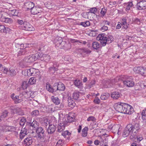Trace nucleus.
<instances>
[{
  "instance_id": "1",
  "label": "nucleus",
  "mask_w": 146,
  "mask_h": 146,
  "mask_svg": "<svg viewBox=\"0 0 146 146\" xmlns=\"http://www.w3.org/2000/svg\"><path fill=\"white\" fill-rule=\"evenodd\" d=\"M137 126L136 124L133 125L131 124H129L125 129L123 133V136L126 137L131 134V139L135 140L137 138Z\"/></svg>"
},
{
  "instance_id": "2",
  "label": "nucleus",
  "mask_w": 146,
  "mask_h": 146,
  "mask_svg": "<svg viewBox=\"0 0 146 146\" xmlns=\"http://www.w3.org/2000/svg\"><path fill=\"white\" fill-rule=\"evenodd\" d=\"M98 40H100L101 45L103 46H105L107 43L109 44L111 42L113 38V36L108 35L107 36H104L103 34L99 35L97 38Z\"/></svg>"
},
{
  "instance_id": "3",
  "label": "nucleus",
  "mask_w": 146,
  "mask_h": 146,
  "mask_svg": "<svg viewBox=\"0 0 146 146\" xmlns=\"http://www.w3.org/2000/svg\"><path fill=\"white\" fill-rule=\"evenodd\" d=\"M75 120V117L74 113H69L67 117H63L61 122H64L66 125H68L70 123L74 121Z\"/></svg>"
},
{
  "instance_id": "4",
  "label": "nucleus",
  "mask_w": 146,
  "mask_h": 146,
  "mask_svg": "<svg viewBox=\"0 0 146 146\" xmlns=\"http://www.w3.org/2000/svg\"><path fill=\"white\" fill-rule=\"evenodd\" d=\"M36 134L35 137L40 139H43L45 137L46 135L45 130L43 128L39 127L37 128L36 129Z\"/></svg>"
},
{
  "instance_id": "5",
  "label": "nucleus",
  "mask_w": 146,
  "mask_h": 146,
  "mask_svg": "<svg viewBox=\"0 0 146 146\" xmlns=\"http://www.w3.org/2000/svg\"><path fill=\"white\" fill-rule=\"evenodd\" d=\"M23 29L28 31H33L35 29L28 22L24 21L23 25L21 26Z\"/></svg>"
},
{
  "instance_id": "6",
  "label": "nucleus",
  "mask_w": 146,
  "mask_h": 146,
  "mask_svg": "<svg viewBox=\"0 0 146 146\" xmlns=\"http://www.w3.org/2000/svg\"><path fill=\"white\" fill-rule=\"evenodd\" d=\"M26 70L27 76H36L40 74L38 70L33 68L28 69Z\"/></svg>"
},
{
  "instance_id": "7",
  "label": "nucleus",
  "mask_w": 146,
  "mask_h": 146,
  "mask_svg": "<svg viewBox=\"0 0 146 146\" xmlns=\"http://www.w3.org/2000/svg\"><path fill=\"white\" fill-rule=\"evenodd\" d=\"M146 8V1L137 0V9L142 10Z\"/></svg>"
},
{
  "instance_id": "8",
  "label": "nucleus",
  "mask_w": 146,
  "mask_h": 146,
  "mask_svg": "<svg viewBox=\"0 0 146 146\" xmlns=\"http://www.w3.org/2000/svg\"><path fill=\"white\" fill-rule=\"evenodd\" d=\"M35 141L34 138L31 137H29L25 138L23 141V145L25 146H29Z\"/></svg>"
},
{
  "instance_id": "9",
  "label": "nucleus",
  "mask_w": 146,
  "mask_h": 146,
  "mask_svg": "<svg viewBox=\"0 0 146 146\" xmlns=\"http://www.w3.org/2000/svg\"><path fill=\"white\" fill-rule=\"evenodd\" d=\"M11 97L15 104L20 103L23 100V98H20L19 96H15V94L14 93L12 94L11 95Z\"/></svg>"
},
{
  "instance_id": "10",
  "label": "nucleus",
  "mask_w": 146,
  "mask_h": 146,
  "mask_svg": "<svg viewBox=\"0 0 146 146\" xmlns=\"http://www.w3.org/2000/svg\"><path fill=\"white\" fill-rule=\"evenodd\" d=\"M124 104V103H118L116 104L115 106V109L118 112L123 113V109Z\"/></svg>"
},
{
  "instance_id": "11",
  "label": "nucleus",
  "mask_w": 146,
  "mask_h": 146,
  "mask_svg": "<svg viewBox=\"0 0 146 146\" xmlns=\"http://www.w3.org/2000/svg\"><path fill=\"white\" fill-rule=\"evenodd\" d=\"M31 11V13L33 14H37L42 13V9L38 6H34Z\"/></svg>"
},
{
  "instance_id": "12",
  "label": "nucleus",
  "mask_w": 146,
  "mask_h": 146,
  "mask_svg": "<svg viewBox=\"0 0 146 146\" xmlns=\"http://www.w3.org/2000/svg\"><path fill=\"white\" fill-rule=\"evenodd\" d=\"M124 85L128 87H132L134 85V83L132 80L130 79H127L125 81H123L122 83Z\"/></svg>"
},
{
  "instance_id": "13",
  "label": "nucleus",
  "mask_w": 146,
  "mask_h": 146,
  "mask_svg": "<svg viewBox=\"0 0 146 146\" xmlns=\"http://www.w3.org/2000/svg\"><path fill=\"white\" fill-rule=\"evenodd\" d=\"M30 52H31L28 48H26L24 49H21L18 52V56L25 55Z\"/></svg>"
},
{
  "instance_id": "14",
  "label": "nucleus",
  "mask_w": 146,
  "mask_h": 146,
  "mask_svg": "<svg viewBox=\"0 0 146 146\" xmlns=\"http://www.w3.org/2000/svg\"><path fill=\"white\" fill-rule=\"evenodd\" d=\"M124 107L126 108V110L127 111H125L126 112L125 113V114H131L133 113V110L131 106L127 104V105H126Z\"/></svg>"
},
{
  "instance_id": "15",
  "label": "nucleus",
  "mask_w": 146,
  "mask_h": 146,
  "mask_svg": "<svg viewBox=\"0 0 146 146\" xmlns=\"http://www.w3.org/2000/svg\"><path fill=\"white\" fill-rule=\"evenodd\" d=\"M56 127L54 125L51 124L49 125L47 129V132L48 134H52L55 131Z\"/></svg>"
},
{
  "instance_id": "16",
  "label": "nucleus",
  "mask_w": 146,
  "mask_h": 146,
  "mask_svg": "<svg viewBox=\"0 0 146 146\" xmlns=\"http://www.w3.org/2000/svg\"><path fill=\"white\" fill-rule=\"evenodd\" d=\"M25 5L27 10H29L31 11L34 6V4L33 2H29L25 3Z\"/></svg>"
},
{
  "instance_id": "17",
  "label": "nucleus",
  "mask_w": 146,
  "mask_h": 146,
  "mask_svg": "<svg viewBox=\"0 0 146 146\" xmlns=\"http://www.w3.org/2000/svg\"><path fill=\"white\" fill-rule=\"evenodd\" d=\"M79 52L82 56L85 54H90L91 52V51L87 48H80L79 49Z\"/></svg>"
},
{
  "instance_id": "18",
  "label": "nucleus",
  "mask_w": 146,
  "mask_h": 146,
  "mask_svg": "<svg viewBox=\"0 0 146 146\" xmlns=\"http://www.w3.org/2000/svg\"><path fill=\"white\" fill-rule=\"evenodd\" d=\"M137 73L140 74L142 76H146V68L144 69L143 67H137Z\"/></svg>"
},
{
  "instance_id": "19",
  "label": "nucleus",
  "mask_w": 146,
  "mask_h": 146,
  "mask_svg": "<svg viewBox=\"0 0 146 146\" xmlns=\"http://www.w3.org/2000/svg\"><path fill=\"white\" fill-rule=\"evenodd\" d=\"M61 121L60 120L61 122L58 124V126L57 131L58 132H60L64 130L65 128V126H67L66 125L64 122H61Z\"/></svg>"
},
{
  "instance_id": "20",
  "label": "nucleus",
  "mask_w": 146,
  "mask_h": 146,
  "mask_svg": "<svg viewBox=\"0 0 146 146\" xmlns=\"http://www.w3.org/2000/svg\"><path fill=\"white\" fill-rule=\"evenodd\" d=\"M121 96V93L117 92H113L111 94V96L114 100H117Z\"/></svg>"
},
{
  "instance_id": "21",
  "label": "nucleus",
  "mask_w": 146,
  "mask_h": 146,
  "mask_svg": "<svg viewBox=\"0 0 146 146\" xmlns=\"http://www.w3.org/2000/svg\"><path fill=\"white\" fill-rule=\"evenodd\" d=\"M51 99L52 102L56 105H58L60 103V100L59 98L54 96H52L51 97Z\"/></svg>"
},
{
  "instance_id": "22",
  "label": "nucleus",
  "mask_w": 146,
  "mask_h": 146,
  "mask_svg": "<svg viewBox=\"0 0 146 146\" xmlns=\"http://www.w3.org/2000/svg\"><path fill=\"white\" fill-rule=\"evenodd\" d=\"M24 61L26 62L31 63L34 61V59L33 56H28L26 57L24 59Z\"/></svg>"
},
{
  "instance_id": "23",
  "label": "nucleus",
  "mask_w": 146,
  "mask_h": 146,
  "mask_svg": "<svg viewBox=\"0 0 146 146\" xmlns=\"http://www.w3.org/2000/svg\"><path fill=\"white\" fill-rule=\"evenodd\" d=\"M57 90L60 91H64L65 88L64 85L61 83L59 82L57 84Z\"/></svg>"
},
{
  "instance_id": "24",
  "label": "nucleus",
  "mask_w": 146,
  "mask_h": 146,
  "mask_svg": "<svg viewBox=\"0 0 146 146\" xmlns=\"http://www.w3.org/2000/svg\"><path fill=\"white\" fill-rule=\"evenodd\" d=\"M27 134V133L26 129L25 128L22 129L20 133V137L21 139L24 138V137Z\"/></svg>"
},
{
  "instance_id": "25",
  "label": "nucleus",
  "mask_w": 146,
  "mask_h": 146,
  "mask_svg": "<svg viewBox=\"0 0 146 146\" xmlns=\"http://www.w3.org/2000/svg\"><path fill=\"white\" fill-rule=\"evenodd\" d=\"M92 45L93 49L96 50L100 48V46L99 43L96 41L93 42Z\"/></svg>"
},
{
  "instance_id": "26",
  "label": "nucleus",
  "mask_w": 146,
  "mask_h": 146,
  "mask_svg": "<svg viewBox=\"0 0 146 146\" xmlns=\"http://www.w3.org/2000/svg\"><path fill=\"white\" fill-rule=\"evenodd\" d=\"M68 98V106L69 107L72 108L74 107L76 105V104L74 101L71 100V98Z\"/></svg>"
},
{
  "instance_id": "27",
  "label": "nucleus",
  "mask_w": 146,
  "mask_h": 146,
  "mask_svg": "<svg viewBox=\"0 0 146 146\" xmlns=\"http://www.w3.org/2000/svg\"><path fill=\"white\" fill-rule=\"evenodd\" d=\"M110 94L108 93H102L100 97L101 99L102 100H105L107 99L110 97Z\"/></svg>"
},
{
  "instance_id": "28",
  "label": "nucleus",
  "mask_w": 146,
  "mask_h": 146,
  "mask_svg": "<svg viewBox=\"0 0 146 146\" xmlns=\"http://www.w3.org/2000/svg\"><path fill=\"white\" fill-rule=\"evenodd\" d=\"M74 83L75 86L78 88H80L82 85V84L80 80H75L74 81Z\"/></svg>"
},
{
  "instance_id": "29",
  "label": "nucleus",
  "mask_w": 146,
  "mask_h": 146,
  "mask_svg": "<svg viewBox=\"0 0 146 146\" xmlns=\"http://www.w3.org/2000/svg\"><path fill=\"white\" fill-rule=\"evenodd\" d=\"M107 136V134H105L101 136H100V138L101 139V142L105 144L106 143L107 141L106 138Z\"/></svg>"
},
{
  "instance_id": "30",
  "label": "nucleus",
  "mask_w": 146,
  "mask_h": 146,
  "mask_svg": "<svg viewBox=\"0 0 146 146\" xmlns=\"http://www.w3.org/2000/svg\"><path fill=\"white\" fill-rule=\"evenodd\" d=\"M30 126L33 129L37 127L38 126V123L34 119L33 120V122H31L29 124Z\"/></svg>"
},
{
  "instance_id": "31",
  "label": "nucleus",
  "mask_w": 146,
  "mask_h": 146,
  "mask_svg": "<svg viewBox=\"0 0 146 146\" xmlns=\"http://www.w3.org/2000/svg\"><path fill=\"white\" fill-rule=\"evenodd\" d=\"M32 55L35 61L37 59L40 58L42 56L41 54L39 52L36 53V54Z\"/></svg>"
},
{
  "instance_id": "32",
  "label": "nucleus",
  "mask_w": 146,
  "mask_h": 146,
  "mask_svg": "<svg viewBox=\"0 0 146 146\" xmlns=\"http://www.w3.org/2000/svg\"><path fill=\"white\" fill-rule=\"evenodd\" d=\"M16 72L13 69H10L7 73V75L10 76H13L16 75Z\"/></svg>"
},
{
  "instance_id": "33",
  "label": "nucleus",
  "mask_w": 146,
  "mask_h": 146,
  "mask_svg": "<svg viewBox=\"0 0 146 146\" xmlns=\"http://www.w3.org/2000/svg\"><path fill=\"white\" fill-rule=\"evenodd\" d=\"M88 128L86 127H85L82 130V135L83 137H86L88 134Z\"/></svg>"
},
{
  "instance_id": "34",
  "label": "nucleus",
  "mask_w": 146,
  "mask_h": 146,
  "mask_svg": "<svg viewBox=\"0 0 146 146\" xmlns=\"http://www.w3.org/2000/svg\"><path fill=\"white\" fill-rule=\"evenodd\" d=\"M58 70V68L52 66L49 68L48 71L50 73L53 74Z\"/></svg>"
},
{
  "instance_id": "35",
  "label": "nucleus",
  "mask_w": 146,
  "mask_h": 146,
  "mask_svg": "<svg viewBox=\"0 0 146 146\" xmlns=\"http://www.w3.org/2000/svg\"><path fill=\"white\" fill-rule=\"evenodd\" d=\"M56 107H55L53 105L51 104L48 106V111L51 112H54L57 110Z\"/></svg>"
},
{
  "instance_id": "36",
  "label": "nucleus",
  "mask_w": 146,
  "mask_h": 146,
  "mask_svg": "<svg viewBox=\"0 0 146 146\" xmlns=\"http://www.w3.org/2000/svg\"><path fill=\"white\" fill-rule=\"evenodd\" d=\"M57 38L55 40V42L56 43L57 45H60L64 43V42H62V38L61 37H59L57 39Z\"/></svg>"
},
{
  "instance_id": "37",
  "label": "nucleus",
  "mask_w": 146,
  "mask_h": 146,
  "mask_svg": "<svg viewBox=\"0 0 146 146\" xmlns=\"http://www.w3.org/2000/svg\"><path fill=\"white\" fill-rule=\"evenodd\" d=\"M79 93V92L78 91L74 93L73 94V98L75 100H78L80 96Z\"/></svg>"
},
{
  "instance_id": "38",
  "label": "nucleus",
  "mask_w": 146,
  "mask_h": 146,
  "mask_svg": "<svg viewBox=\"0 0 146 146\" xmlns=\"http://www.w3.org/2000/svg\"><path fill=\"white\" fill-rule=\"evenodd\" d=\"M35 77H32L29 79L28 83L29 84L33 85L35 83Z\"/></svg>"
},
{
  "instance_id": "39",
  "label": "nucleus",
  "mask_w": 146,
  "mask_h": 146,
  "mask_svg": "<svg viewBox=\"0 0 146 146\" xmlns=\"http://www.w3.org/2000/svg\"><path fill=\"white\" fill-rule=\"evenodd\" d=\"M80 25H82L84 27H86L90 25V23L88 21L84 22H82L80 23Z\"/></svg>"
},
{
  "instance_id": "40",
  "label": "nucleus",
  "mask_w": 146,
  "mask_h": 146,
  "mask_svg": "<svg viewBox=\"0 0 146 146\" xmlns=\"http://www.w3.org/2000/svg\"><path fill=\"white\" fill-rule=\"evenodd\" d=\"M46 88L50 92H53L52 88L49 84H46Z\"/></svg>"
},
{
  "instance_id": "41",
  "label": "nucleus",
  "mask_w": 146,
  "mask_h": 146,
  "mask_svg": "<svg viewBox=\"0 0 146 146\" xmlns=\"http://www.w3.org/2000/svg\"><path fill=\"white\" fill-rule=\"evenodd\" d=\"M8 112L7 110L4 111L1 114L0 116L2 119H3L6 117L8 115Z\"/></svg>"
},
{
  "instance_id": "42",
  "label": "nucleus",
  "mask_w": 146,
  "mask_h": 146,
  "mask_svg": "<svg viewBox=\"0 0 146 146\" xmlns=\"http://www.w3.org/2000/svg\"><path fill=\"white\" fill-rule=\"evenodd\" d=\"M141 117L143 120L146 119V110H143L141 112Z\"/></svg>"
},
{
  "instance_id": "43",
  "label": "nucleus",
  "mask_w": 146,
  "mask_h": 146,
  "mask_svg": "<svg viewBox=\"0 0 146 146\" xmlns=\"http://www.w3.org/2000/svg\"><path fill=\"white\" fill-rule=\"evenodd\" d=\"M133 5L132 3L131 2H129L126 4V6L125 9L126 11L130 10V8Z\"/></svg>"
},
{
  "instance_id": "44",
  "label": "nucleus",
  "mask_w": 146,
  "mask_h": 146,
  "mask_svg": "<svg viewBox=\"0 0 146 146\" xmlns=\"http://www.w3.org/2000/svg\"><path fill=\"white\" fill-rule=\"evenodd\" d=\"M39 111L38 110H35L32 111L31 114L33 116H37L39 115Z\"/></svg>"
},
{
  "instance_id": "45",
  "label": "nucleus",
  "mask_w": 146,
  "mask_h": 146,
  "mask_svg": "<svg viewBox=\"0 0 146 146\" xmlns=\"http://www.w3.org/2000/svg\"><path fill=\"white\" fill-rule=\"evenodd\" d=\"M4 22L7 23H11L12 22V20L11 19L8 18H5L3 20Z\"/></svg>"
},
{
  "instance_id": "46",
  "label": "nucleus",
  "mask_w": 146,
  "mask_h": 146,
  "mask_svg": "<svg viewBox=\"0 0 146 146\" xmlns=\"http://www.w3.org/2000/svg\"><path fill=\"white\" fill-rule=\"evenodd\" d=\"M107 11L106 9L105 8H102L100 12L101 17H104Z\"/></svg>"
},
{
  "instance_id": "47",
  "label": "nucleus",
  "mask_w": 146,
  "mask_h": 146,
  "mask_svg": "<svg viewBox=\"0 0 146 146\" xmlns=\"http://www.w3.org/2000/svg\"><path fill=\"white\" fill-rule=\"evenodd\" d=\"M16 113L18 115H24V113L23 111L20 109H19L17 110Z\"/></svg>"
},
{
  "instance_id": "48",
  "label": "nucleus",
  "mask_w": 146,
  "mask_h": 146,
  "mask_svg": "<svg viewBox=\"0 0 146 146\" xmlns=\"http://www.w3.org/2000/svg\"><path fill=\"white\" fill-rule=\"evenodd\" d=\"M96 119L94 117L92 116H90L87 119V121H92L93 122L95 121Z\"/></svg>"
},
{
  "instance_id": "49",
  "label": "nucleus",
  "mask_w": 146,
  "mask_h": 146,
  "mask_svg": "<svg viewBox=\"0 0 146 146\" xmlns=\"http://www.w3.org/2000/svg\"><path fill=\"white\" fill-rule=\"evenodd\" d=\"M50 59V56L48 54L45 55V56L44 57V59L46 62H48Z\"/></svg>"
},
{
  "instance_id": "50",
  "label": "nucleus",
  "mask_w": 146,
  "mask_h": 146,
  "mask_svg": "<svg viewBox=\"0 0 146 146\" xmlns=\"http://www.w3.org/2000/svg\"><path fill=\"white\" fill-rule=\"evenodd\" d=\"M71 134V133L67 130L64 131L62 133V135L64 136V137H65V136L68 135H69Z\"/></svg>"
},
{
  "instance_id": "51",
  "label": "nucleus",
  "mask_w": 146,
  "mask_h": 146,
  "mask_svg": "<svg viewBox=\"0 0 146 146\" xmlns=\"http://www.w3.org/2000/svg\"><path fill=\"white\" fill-rule=\"evenodd\" d=\"M16 46L18 47L19 46H20V48L21 49H23V48H26V47L24 46V44L22 43H16Z\"/></svg>"
},
{
  "instance_id": "52",
  "label": "nucleus",
  "mask_w": 146,
  "mask_h": 146,
  "mask_svg": "<svg viewBox=\"0 0 146 146\" xmlns=\"http://www.w3.org/2000/svg\"><path fill=\"white\" fill-rule=\"evenodd\" d=\"M97 10V9L96 8L93 7L89 9V11L90 12L94 14L96 12Z\"/></svg>"
},
{
  "instance_id": "53",
  "label": "nucleus",
  "mask_w": 146,
  "mask_h": 146,
  "mask_svg": "<svg viewBox=\"0 0 146 146\" xmlns=\"http://www.w3.org/2000/svg\"><path fill=\"white\" fill-rule=\"evenodd\" d=\"M11 14L13 15L18 16V11L16 10H13L11 11Z\"/></svg>"
},
{
  "instance_id": "54",
  "label": "nucleus",
  "mask_w": 146,
  "mask_h": 146,
  "mask_svg": "<svg viewBox=\"0 0 146 146\" xmlns=\"http://www.w3.org/2000/svg\"><path fill=\"white\" fill-rule=\"evenodd\" d=\"M96 83V81L95 80H93L91 81L89 84V86L90 88H91Z\"/></svg>"
},
{
  "instance_id": "55",
  "label": "nucleus",
  "mask_w": 146,
  "mask_h": 146,
  "mask_svg": "<svg viewBox=\"0 0 146 146\" xmlns=\"http://www.w3.org/2000/svg\"><path fill=\"white\" fill-rule=\"evenodd\" d=\"M122 24V29H127L128 27L127 25H128L127 23L121 22Z\"/></svg>"
},
{
  "instance_id": "56",
  "label": "nucleus",
  "mask_w": 146,
  "mask_h": 146,
  "mask_svg": "<svg viewBox=\"0 0 146 146\" xmlns=\"http://www.w3.org/2000/svg\"><path fill=\"white\" fill-rule=\"evenodd\" d=\"M63 143V141L62 140H59L57 141L56 145L57 146H61L62 145Z\"/></svg>"
},
{
  "instance_id": "57",
  "label": "nucleus",
  "mask_w": 146,
  "mask_h": 146,
  "mask_svg": "<svg viewBox=\"0 0 146 146\" xmlns=\"http://www.w3.org/2000/svg\"><path fill=\"white\" fill-rule=\"evenodd\" d=\"M122 26V23H121L120 22H118L117 23V24L116 26V29H119L120 28H121Z\"/></svg>"
},
{
  "instance_id": "58",
  "label": "nucleus",
  "mask_w": 146,
  "mask_h": 146,
  "mask_svg": "<svg viewBox=\"0 0 146 146\" xmlns=\"http://www.w3.org/2000/svg\"><path fill=\"white\" fill-rule=\"evenodd\" d=\"M32 118L31 116H28L27 118L26 121H27V122L29 124L30 123H31L32 121Z\"/></svg>"
},
{
  "instance_id": "59",
  "label": "nucleus",
  "mask_w": 146,
  "mask_h": 146,
  "mask_svg": "<svg viewBox=\"0 0 146 146\" xmlns=\"http://www.w3.org/2000/svg\"><path fill=\"white\" fill-rule=\"evenodd\" d=\"M49 122L48 121L47 119H46L44 120L43 124L45 126H47L48 124H49Z\"/></svg>"
},
{
  "instance_id": "60",
  "label": "nucleus",
  "mask_w": 146,
  "mask_h": 146,
  "mask_svg": "<svg viewBox=\"0 0 146 146\" xmlns=\"http://www.w3.org/2000/svg\"><path fill=\"white\" fill-rule=\"evenodd\" d=\"M98 123L95 121H94L93 122V124L92 125V128L94 129L98 127Z\"/></svg>"
},
{
  "instance_id": "61",
  "label": "nucleus",
  "mask_w": 146,
  "mask_h": 146,
  "mask_svg": "<svg viewBox=\"0 0 146 146\" xmlns=\"http://www.w3.org/2000/svg\"><path fill=\"white\" fill-rule=\"evenodd\" d=\"M9 29L8 28H5L4 26V28L2 31V33H7L9 31Z\"/></svg>"
},
{
  "instance_id": "62",
  "label": "nucleus",
  "mask_w": 146,
  "mask_h": 146,
  "mask_svg": "<svg viewBox=\"0 0 146 146\" xmlns=\"http://www.w3.org/2000/svg\"><path fill=\"white\" fill-rule=\"evenodd\" d=\"M53 65L52 66H53V67H57V68H58V67L59 66V64H58V62L55 61H54L53 62Z\"/></svg>"
},
{
  "instance_id": "63",
  "label": "nucleus",
  "mask_w": 146,
  "mask_h": 146,
  "mask_svg": "<svg viewBox=\"0 0 146 146\" xmlns=\"http://www.w3.org/2000/svg\"><path fill=\"white\" fill-rule=\"evenodd\" d=\"M143 139V138L141 135H140L137 136V143Z\"/></svg>"
},
{
  "instance_id": "64",
  "label": "nucleus",
  "mask_w": 146,
  "mask_h": 146,
  "mask_svg": "<svg viewBox=\"0 0 146 146\" xmlns=\"http://www.w3.org/2000/svg\"><path fill=\"white\" fill-rule=\"evenodd\" d=\"M100 100L98 98H96L94 100V102L95 103L97 104H99L100 103Z\"/></svg>"
}]
</instances>
